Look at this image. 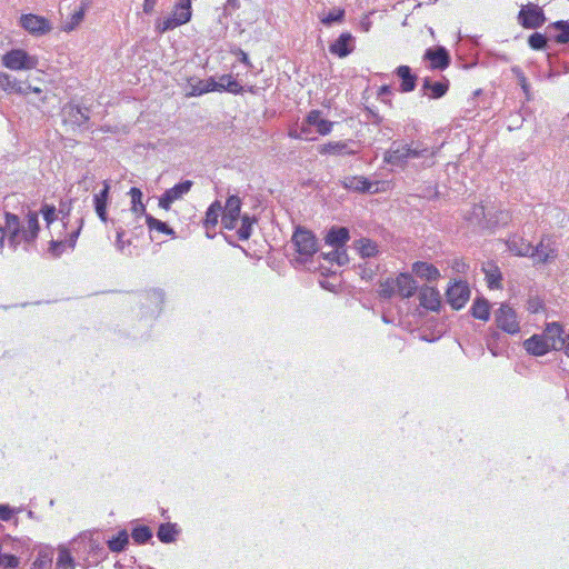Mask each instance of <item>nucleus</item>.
<instances>
[{"label": "nucleus", "instance_id": "obj_1", "mask_svg": "<svg viewBox=\"0 0 569 569\" xmlns=\"http://www.w3.org/2000/svg\"><path fill=\"white\" fill-rule=\"evenodd\" d=\"M435 151L421 144H402L393 142L391 147L385 152L383 161L388 164L405 169L410 160L431 158Z\"/></svg>", "mask_w": 569, "mask_h": 569}, {"label": "nucleus", "instance_id": "obj_2", "mask_svg": "<svg viewBox=\"0 0 569 569\" xmlns=\"http://www.w3.org/2000/svg\"><path fill=\"white\" fill-rule=\"evenodd\" d=\"M23 224L20 218L11 212L4 213V224H0V253L3 252L4 241L8 238L9 247L16 251L22 240Z\"/></svg>", "mask_w": 569, "mask_h": 569}, {"label": "nucleus", "instance_id": "obj_3", "mask_svg": "<svg viewBox=\"0 0 569 569\" xmlns=\"http://www.w3.org/2000/svg\"><path fill=\"white\" fill-rule=\"evenodd\" d=\"M2 64L11 70H31L37 68L38 58L22 49H12L2 56Z\"/></svg>", "mask_w": 569, "mask_h": 569}, {"label": "nucleus", "instance_id": "obj_4", "mask_svg": "<svg viewBox=\"0 0 569 569\" xmlns=\"http://www.w3.org/2000/svg\"><path fill=\"white\" fill-rule=\"evenodd\" d=\"M61 117L64 124L74 128L88 129L90 120V110L87 107H80L74 103H67L61 110Z\"/></svg>", "mask_w": 569, "mask_h": 569}, {"label": "nucleus", "instance_id": "obj_5", "mask_svg": "<svg viewBox=\"0 0 569 569\" xmlns=\"http://www.w3.org/2000/svg\"><path fill=\"white\" fill-rule=\"evenodd\" d=\"M517 19L525 29H538L547 21L543 10L535 3L522 6Z\"/></svg>", "mask_w": 569, "mask_h": 569}, {"label": "nucleus", "instance_id": "obj_6", "mask_svg": "<svg viewBox=\"0 0 569 569\" xmlns=\"http://www.w3.org/2000/svg\"><path fill=\"white\" fill-rule=\"evenodd\" d=\"M532 259L537 263H550L558 258L559 247L557 241L550 236H543L538 244L533 247Z\"/></svg>", "mask_w": 569, "mask_h": 569}, {"label": "nucleus", "instance_id": "obj_7", "mask_svg": "<svg viewBox=\"0 0 569 569\" xmlns=\"http://www.w3.org/2000/svg\"><path fill=\"white\" fill-rule=\"evenodd\" d=\"M497 327L507 333L515 335L520 331V325L516 311L507 303H502L495 311Z\"/></svg>", "mask_w": 569, "mask_h": 569}, {"label": "nucleus", "instance_id": "obj_8", "mask_svg": "<svg viewBox=\"0 0 569 569\" xmlns=\"http://www.w3.org/2000/svg\"><path fill=\"white\" fill-rule=\"evenodd\" d=\"M292 243L297 252L306 258L312 257L318 250L313 233L301 227L296 229L292 236Z\"/></svg>", "mask_w": 569, "mask_h": 569}, {"label": "nucleus", "instance_id": "obj_9", "mask_svg": "<svg viewBox=\"0 0 569 569\" xmlns=\"http://www.w3.org/2000/svg\"><path fill=\"white\" fill-rule=\"evenodd\" d=\"M448 303L456 310L461 309L470 298V289L466 281H455L446 292Z\"/></svg>", "mask_w": 569, "mask_h": 569}, {"label": "nucleus", "instance_id": "obj_10", "mask_svg": "<svg viewBox=\"0 0 569 569\" xmlns=\"http://www.w3.org/2000/svg\"><path fill=\"white\" fill-rule=\"evenodd\" d=\"M221 223L226 229L232 230L237 227L240 212H241V200L238 196H230L226 206L222 208Z\"/></svg>", "mask_w": 569, "mask_h": 569}, {"label": "nucleus", "instance_id": "obj_11", "mask_svg": "<svg viewBox=\"0 0 569 569\" xmlns=\"http://www.w3.org/2000/svg\"><path fill=\"white\" fill-rule=\"evenodd\" d=\"M20 24L29 33L34 36L46 34L51 31V24L46 18L32 13L22 14Z\"/></svg>", "mask_w": 569, "mask_h": 569}, {"label": "nucleus", "instance_id": "obj_12", "mask_svg": "<svg viewBox=\"0 0 569 569\" xmlns=\"http://www.w3.org/2000/svg\"><path fill=\"white\" fill-rule=\"evenodd\" d=\"M192 184L191 180H184L166 190L159 199V207L164 210H169L173 201L182 198L190 191Z\"/></svg>", "mask_w": 569, "mask_h": 569}, {"label": "nucleus", "instance_id": "obj_13", "mask_svg": "<svg viewBox=\"0 0 569 569\" xmlns=\"http://www.w3.org/2000/svg\"><path fill=\"white\" fill-rule=\"evenodd\" d=\"M562 327L558 322H551L547 326L545 330V339L549 340V345L555 350H563L566 352V347L569 342V332L563 337Z\"/></svg>", "mask_w": 569, "mask_h": 569}, {"label": "nucleus", "instance_id": "obj_14", "mask_svg": "<svg viewBox=\"0 0 569 569\" xmlns=\"http://www.w3.org/2000/svg\"><path fill=\"white\" fill-rule=\"evenodd\" d=\"M423 58L429 60L432 69L445 70L450 64V56L445 47L429 48Z\"/></svg>", "mask_w": 569, "mask_h": 569}, {"label": "nucleus", "instance_id": "obj_15", "mask_svg": "<svg viewBox=\"0 0 569 569\" xmlns=\"http://www.w3.org/2000/svg\"><path fill=\"white\" fill-rule=\"evenodd\" d=\"M353 37L351 33H342L339 38L329 46L330 53L345 58L355 50Z\"/></svg>", "mask_w": 569, "mask_h": 569}, {"label": "nucleus", "instance_id": "obj_16", "mask_svg": "<svg viewBox=\"0 0 569 569\" xmlns=\"http://www.w3.org/2000/svg\"><path fill=\"white\" fill-rule=\"evenodd\" d=\"M420 305L429 310L437 311L441 306V297L439 291L429 286H425L419 291Z\"/></svg>", "mask_w": 569, "mask_h": 569}, {"label": "nucleus", "instance_id": "obj_17", "mask_svg": "<svg viewBox=\"0 0 569 569\" xmlns=\"http://www.w3.org/2000/svg\"><path fill=\"white\" fill-rule=\"evenodd\" d=\"M26 223L22 230V240L31 244L38 238L40 226H39V216L37 211H29L26 216Z\"/></svg>", "mask_w": 569, "mask_h": 569}, {"label": "nucleus", "instance_id": "obj_18", "mask_svg": "<svg viewBox=\"0 0 569 569\" xmlns=\"http://www.w3.org/2000/svg\"><path fill=\"white\" fill-rule=\"evenodd\" d=\"M353 141H331L320 147L319 152L321 154H356L357 151L351 148Z\"/></svg>", "mask_w": 569, "mask_h": 569}, {"label": "nucleus", "instance_id": "obj_19", "mask_svg": "<svg viewBox=\"0 0 569 569\" xmlns=\"http://www.w3.org/2000/svg\"><path fill=\"white\" fill-rule=\"evenodd\" d=\"M397 292L401 298H410L417 291V283L409 273H400L396 279Z\"/></svg>", "mask_w": 569, "mask_h": 569}, {"label": "nucleus", "instance_id": "obj_20", "mask_svg": "<svg viewBox=\"0 0 569 569\" xmlns=\"http://www.w3.org/2000/svg\"><path fill=\"white\" fill-rule=\"evenodd\" d=\"M488 209L489 207L482 204H473L471 210L466 213L465 218L475 227L482 229L488 228Z\"/></svg>", "mask_w": 569, "mask_h": 569}, {"label": "nucleus", "instance_id": "obj_21", "mask_svg": "<svg viewBox=\"0 0 569 569\" xmlns=\"http://www.w3.org/2000/svg\"><path fill=\"white\" fill-rule=\"evenodd\" d=\"M320 116V110H311L306 117V122L308 126L316 127L318 133L326 136L331 132L333 122L322 119Z\"/></svg>", "mask_w": 569, "mask_h": 569}, {"label": "nucleus", "instance_id": "obj_22", "mask_svg": "<svg viewBox=\"0 0 569 569\" xmlns=\"http://www.w3.org/2000/svg\"><path fill=\"white\" fill-rule=\"evenodd\" d=\"M525 349L533 356H543L546 355L552 347L549 345V340H546L540 336H532L523 342Z\"/></svg>", "mask_w": 569, "mask_h": 569}, {"label": "nucleus", "instance_id": "obj_23", "mask_svg": "<svg viewBox=\"0 0 569 569\" xmlns=\"http://www.w3.org/2000/svg\"><path fill=\"white\" fill-rule=\"evenodd\" d=\"M0 88L9 93H28L29 90H31V86L28 84L23 87L21 82H19L16 78L12 76L0 72Z\"/></svg>", "mask_w": 569, "mask_h": 569}, {"label": "nucleus", "instance_id": "obj_24", "mask_svg": "<svg viewBox=\"0 0 569 569\" xmlns=\"http://www.w3.org/2000/svg\"><path fill=\"white\" fill-rule=\"evenodd\" d=\"M109 190L110 184L104 181L103 182V189L94 194L93 203H94V210L98 214V217L101 219V221L107 222V204H108V198H109Z\"/></svg>", "mask_w": 569, "mask_h": 569}, {"label": "nucleus", "instance_id": "obj_25", "mask_svg": "<svg viewBox=\"0 0 569 569\" xmlns=\"http://www.w3.org/2000/svg\"><path fill=\"white\" fill-rule=\"evenodd\" d=\"M396 74L401 79V92H411L415 90L418 77L411 72L410 67L399 66L396 69Z\"/></svg>", "mask_w": 569, "mask_h": 569}, {"label": "nucleus", "instance_id": "obj_26", "mask_svg": "<svg viewBox=\"0 0 569 569\" xmlns=\"http://www.w3.org/2000/svg\"><path fill=\"white\" fill-rule=\"evenodd\" d=\"M349 238V230L347 228L332 227L326 236V243L335 248H342Z\"/></svg>", "mask_w": 569, "mask_h": 569}, {"label": "nucleus", "instance_id": "obj_27", "mask_svg": "<svg viewBox=\"0 0 569 569\" xmlns=\"http://www.w3.org/2000/svg\"><path fill=\"white\" fill-rule=\"evenodd\" d=\"M415 274L428 281L437 280L440 277L439 270L431 263L418 261L412 266Z\"/></svg>", "mask_w": 569, "mask_h": 569}, {"label": "nucleus", "instance_id": "obj_28", "mask_svg": "<svg viewBox=\"0 0 569 569\" xmlns=\"http://www.w3.org/2000/svg\"><path fill=\"white\" fill-rule=\"evenodd\" d=\"M341 186L347 190L366 192L372 187V183L365 177H346L340 181Z\"/></svg>", "mask_w": 569, "mask_h": 569}, {"label": "nucleus", "instance_id": "obj_29", "mask_svg": "<svg viewBox=\"0 0 569 569\" xmlns=\"http://www.w3.org/2000/svg\"><path fill=\"white\" fill-rule=\"evenodd\" d=\"M423 94H428L432 99H439L448 91V82H431L429 78L423 80L422 84Z\"/></svg>", "mask_w": 569, "mask_h": 569}, {"label": "nucleus", "instance_id": "obj_30", "mask_svg": "<svg viewBox=\"0 0 569 569\" xmlns=\"http://www.w3.org/2000/svg\"><path fill=\"white\" fill-rule=\"evenodd\" d=\"M509 250L521 257L533 254V246L521 237H513L508 241Z\"/></svg>", "mask_w": 569, "mask_h": 569}, {"label": "nucleus", "instance_id": "obj_31", "mask_svg": "<svg viewBox=\"0 0 569 569\" xmlns=\"http://www.w3.org/2000/svg\"><path fill=\"white\" fill-rule=\"evenodd\" d=\"M216 91H228L239 94L243 91V88L231 74H222L219 80L216 81Z\"/></svg>", "mask_w": 569, "mask_h": 569}, {"label": "nucleus", "instance_id": "obj_32", "mask_svg": "<svg viewBox=\"0 0 569 569\" xmlns=\"http://www.w3.org/2000/svg\"><path fill=\"white\" fill-rule=\"evenodd\" d=\"M551 30L559 31L558 34L553 37L555 41L560 44H567L569 43V22L565 20H559L556 22L550 23L546 28V32L550 33Z\"/></svg>", "mask_w": 569, "mask_h": 569}, {"label": "nucleus", "instance_id": "obj_33", "mask_svg": "<svg viewBox=\"0 0 569 569\" xmlns=\"http://www.w3.org/2000/svg\"><path fill=\"white\" fill-rule=\"evenodd\" d=\"M510 220V214L506 210L497 209L491 206L488 209V229L500 224H507Z\"/></svg>", "mask_w": 569, "mask_h": 569}, {"label": "nucleus", "instance_id": "obj_34", "mask_svg": "<svg viewBox=\"0 0 569 569\" xmlns=\"http://www.w3.org/2000/svg\"><path fill=\"white\" fill-rule=\"evenodd\" d=\"M178 533L179 530L177 529V525L167 522L160 525L157 536L161 542L170 543L176 540Z\"/></svg>", "mask_w": 569, "mask_h": 569}, {"label": "nucleus", "instance_id": "obj_35", "mask_svg": "<svg viewBox=\"0 0 569 569\" xmlns=\"http://www.w3.org/2000/svg\"><path fill=\"white\" fill-rule=\"evenodd\" d=\"M471 313L480 320H488L490 316V306L487 299L477 298L471 307Z\"/></svg>", "mask_w": 569, "mask_h": 569}, {"label": "nucleus", "instance_id": "obj_36", "mask_svg": "<svg viewBox=\"0 0 569 569\" xmlns=\"http://www.w3.org/2000/svg\"><path fill=\"white\" fill-rule=\"evenodd\" d=\"M222 206L219 201H214L207 210L206 212V219H204V228L207 229V232L214 228L218 223V218L221 214L222 216Z\"/></svg>", "mask_w": 569, "mask_h": 569}, {"label": "nucleus", "instance_id": "obj_37", "mask_svg": "<svg viewBox=\"0 0 569 569\" xmlns=\"http://www.w3.org/2000/svg\"><path fill=\"white\" fill-rule=\"evenodd\" d=\"M191 1L192 0H178L172 14L176 19H182L183 24L191 19Z\"/></svg>", "mask_w": 569, "mask_h": 569}, {"label": "nucleus", "instance_id": "obj_38", "mask_svg": "<svg viewBox=\"0 0 569 569\" xmlns=\"http://www.w3.org/2000/svg\"><path fill=\"white\" fill-rule=\"evenodd\" d=\"M129 542V535L126 530L119 531L117 537H113L112 539L108 540V548L112 552H121L126 549L127 545Z\"/></svg>", "mask_w": 569, "mask_h": 569}, {"label": "nucleus", "instance_id": "obj_39", "mask_svg": "<svg viewBox=\"0 0 569 569\" xmlns=\"http://www.w3.org/2000/svg\"><path fill=\"white\" fill-rule=\"evenodd\" d=\"M146 222L150 230H157L159 232L166 233L168 236H171L172 238H176V232L172 228H170L166 222L156 219L154 217L150 214H146Z\"/></svg>", "mask_w": 569, "mask_h": 569}, {"label": "nucleus", "instance_id": "obj_40", "mask_svg": "<svg viewBox=\"0 0 569 569\" xmlns=\"http://www.w3.org/2000/svg\"><path fill=\"white\" fill-rule=\"evenodd\" d=\"M210 91H216V80L213 78L200 80L193 84L190 91V96H200Z\"/></svg>", "mask_w": 569, "mask_h": 569}, {"label": "nucleus", "instance_id": "obj_41", "mask_svg": "<svg viewBox=\"0 0 569 569\" xmlns=\"http://www.w3.org/2000/svg\"><path fill=\"white\" fill-rule=\"evenodd\" d=\"M183 24L182 19H176L173 14H171L168 18H164L163 20H158L156 23V30L159 33H164L167 31L173 30L174 28Z\"/></svg>", "mask_w": 569, "mask_h": 569}, {"label": "nucleus", "instance_id": "obj_42", "mask_svg": "<svg viewBox=\"0 0 569 569\" xmlns=\"http://www.w3.org/2000/svg\"><path fill=\"white\" fill-rule=\"evenodd\" d=\"M256 221V218H251L248 214L241 217V226L237 231L240 240H248L251 237L252 224Z\"/></svg>", "mask_w": 569, "mask_h": 569}, {"label": "nucleus", "instance_id": "obj_43", "mask_svg": "<svg viewBox=\"0 0 569 569\" xmlns=\"http://www.w3.org/2000/svg\"><path fill=\"white\" fill-rule=\"evenodd\" d=\"M548 34L549 33H540L535 32L529 36L528 44L532 50H545L548 46Z\"/></svg>", "mask_w": 569, "mask_h": 569}, {"label": "nucleus", "instance_id": "obj_44", "mask_svg": "<svg viewBox=\"0 0 569 569\" xmlns=\"http://www.w3.org/2000/svg\"><path fill=\"white\" fill-rule=\"evenodd\" d=\"M76 563L70 552L62 548L59 550L58 559L56 562V569H74Z\"/></svg>", "mask_w": 569, "mask_h": 569}, {"label": "nucleus", "instance_id": "obj_45", "mask_svg": "<svg viewBox=\"0 0 569 569\" xmlns=\"http://www.w3.org/2000/svg\"><path fill=\"white\" fill-rule=\"evenodd\" d=\"M131 536L134 542L141 545L146 543L152 538V531L147 526H138L132 530Z\"/></svg>", "mask_w": 569, "mask_h": 569}, {"label": "nucleus", "instance_id": "obj_46", "mask_svg": "<svg viewBox=\"0 0 569 569\" xmlns=\"http://www.w3.org/2000/svg\"><path fill=\"white\" fill-rule=\"evenodd\" d=\"M359 251L362 257H375L378 253V246L370 239L359 240Z\"/></svg>", "mask_w": 569, "mask_h": 569}, {"label": "nucleus", "instance_id": "obj_47", "mask_svg": "<svg viewBox=\"0 0 569 569\" xmlns=\"http://www.w3.org/2000/svg\"><path fill=\"white\" fill-rule=\"evenodd\" d=\"M396 281L395 279H387L386 281L380 283L379 287V297L382 299H390L396 293Z\"/></svg>", "mask_w": 569, "mask_h": 569}, {"label": "nucleus", "instance_id": "obj_48", "mask_svg": "<svg viewBox=\"0 0 569 569\" xmlns=\"http://www.w3.org/2000/svg\"><path fill=\"white\" fill-rule=\"evenodd\" d=\"M83 18H84V6H81L78 11H74L71 14L70 20L67 21L66 24L63 26V30L68 31V32L74 30L82 22Z\"/></svg>", "mask_w": 569, "mask_h": 569}, {"label": "nucleus", "instance_id": "obj_49", "mask_svg": "<svg viewBox=\"0 0 569 569\" xmlns=\"http://www.w3.org/2000/svg\"><path fill=\"white\" fill-rule=\"evenodd\" d=\"M325 259L336 261L339 266H343L348 262V254L342 248H335L329 253H323Z\"/></svg>", "mask_w": 569, "mask_h": 569}, {"label": "nucleus", "instance_id": "obj_50", "mask_svg": "<svg viewBox=\"0 0 569 569\" xmlns=\"http://www.w3.org/2000/svg\"><path fill=\"white\" fill-rule=\"evenodd\" d=\"M68 248L67 241L63 240H51L49 242L48 252L53 257H60L64 250Z\"/></svg>", "mask_w": 569, "mask_h": 569}, {"label": "nucleus", "instance_id": "obj_51", "mask_svg": "<svg viewBox=\"0 0 569 569\" xmlns=\"http://www.w3.org/2000/svg\"><path fill=\"white\" fill-rule=\"evenodd\" d=\"M40 212L43 216V219L47 222V227H50L52 222L57 219V209L53 204L43 203L41 206Z\"/></svg>", "mask_w": 569, "mask_h": 569}, {"label": "nucleus", "instance_id": "obj_52", "mask_svg": "<svg viewBox=\"0 0 569 569\" xmlns=\"http://www.w3.org/2000/svg\"><path fill=\"white\" fill-rule=\"evenodd\" d=\"M345 18V10L343 9H335L333 11L329 12L327 16L321 18V22L325 26H331L335 22H341Z\"/></svg>", "mask_w": 569, "mask_h": 569}, {"label": "nucleus", "instance_id": "obj_53", "mask_svg": "<svg viewBox=\"0 0 569 569\" xmlns=\"http://www.w3.org/2000/svg\"><path fill=\"white\" fill-rule=\"evenodd\" d=\"M51 562H52L51 552H49V551L42 552L41 551V552H39V556L36 559L33 565L37 569H44L47 566L51 565Z\"/></svg>", "mask_w": 569, "mask_h": 569}, {"label": "nucleus", "instance_id": "obj_54", "mask_svg": "<svg viewBox=\"0 0 569 569\" xmlns=\"http://www.w3.org/2000/svg\"><path fill=\"white\" fill-rule=\"evenodd\" d=\"M310 127L311 126H308L305 120L300 127V130L291 132L290 136L293 137L295 139L312 140V138L309 137V134L311 133Z\"/></svg>", "mask_w": 569, "mask_h": 569}, {"label": "nucleus", "instance_id": "obj_55", "mask_svg": "<svg viewBox=\"0 0 569 569\" xmlns=\"http://www.w3.org/2000/svg\"><path fill=\"white\" fill-rule=\"evenodd\" d=\"M543 307V301L541 298H539L538 296H531L529 297L528 301H527V309L532 312V313H536L538 312L540 309H542Z\"/></svg>", "mask_w": 569, "mask_h": 569}, {"label": "nucleus", "instance_id": "obj_56", "mask_svg": "<svg viewBox=\"0 0 569 569\" xmlns=\"http://www.w3.org/2000/svg\"><path fill=\"white\" fill-rule=\"evenodd\" d=\"M19 565V559L13 555H2L1 565L6 569H14Z\"/></svg>", "mask_w": 569, "mask_h": 569}, {"label": "nucleus", "instance_id": "obj_57", "mask_svg": "<svg viewBox=\"0 0 569 569\" xmlns=\"http://www.w3.org/2000/svg\"><path fill=\"white\" fill-rule=\"evenodd\" d=\"M82 224H83V219H80L79 227L74 231L70 232L68 238L64 239L67 241L68 248L73 249L76 247Z\"/></svg>", "mask_w": 569, "mask_h": 569}, {"label": "nucleus", "instance_id": "obj_58", "mask_svg": "<svg viewBox=\"0 0 569 569\" xmlns=\"http://www.w3.org/2000/svg\"><path fill=\"white\" fill-rule=\"evenodd\" d=\"M512 71L516 73V76L518 78V81H519V84L521 86L523 92L528 96V93H529V83L527 81V78H526L525 73L518 67L512 68Z\"/></svg>", "mask_w": 569, "mask_h": 569}, {"label": "nucleus", "instance_id": "obj_59", "mask_svg": "<svg viewBox=\"0 0 569 569\" xmlns=\"http://www.w3.org/2000/svg\"><path fill=\"white\" fill-rule=\"evenodd\" d=\"M148 297L157 305L161 306L164 300V293L160 289H152L148 292Z\"/></svg>", "mask_w": 569, "mask_h": 569}, {"label": "nucleus", "instance_id": "obj_60", "mask_svg": "<svg viewBox=\"0 0 569 569\" xmlns=\"http://www.w3.org/2000/svg\"><path fill=\"white\" fill-rule=\"evenodd\" d=\"M123 237H124V230L122 228H118L116 246H117L118 250H120V251H123L124 247L130 244V241H126L123 239Z\"/></svg>", "mask_w": 569, "mask_h": 569}, {"label": "nucleus", "instance_id": "obj_61", "mask_svg": "<svg viewBox=\"0 0 569 569\" xmlns=\"http://www.w3.org/2000/svg\"><path fill=\"white\" fill-rule=\"evenodd\" d=\"M129 194L131 196V202L132 204H140L142 203V192L139 188H131L129 191Z\"/></svg>", "mask_w": 569, "mask_h": 569}, {"label": "nucleus", "instance_id": "obj_62", "mask_svg": "<svg viewBox=\"0 0 569 569\" xmlns=\"http://www.w3.org/2000/svg\"><path fill=\"white\" fill-rule=\"evenodd\" d=\"M71 206L64 202H60L58 212L62 216V220H64L70 214Z\"/></svg>", "mask_w": 569, "mask_h": 569}, {"label": "nucleus", "instance_id": "obj_63", "mask_svg": "<svg viewBox=\"0 0 569 569\" xmlns=\"http://www.w3.org/2000/svg\"><path fill=\"white\" fill-rule=\"evenodd\" d=\"M157 4V0H144L143 1V12L150 14Z\"/></svg>", "mask_w": 569, "mask_h": 569}, {"label": "nucleus", "instance_id": "obj_64", "mask_svg": "<svg viewBox=\"0 0 569 569\" xmlns=\"http://www.w3.org/2000/svg\"><path fill=\"white\" fill-rule=\"evenodd\" d=\"M11 518V510L7 506L0 505V519L9 520Z\"/></svg>", "mask_w": 569, "mask_h": 569}]
</instances>
